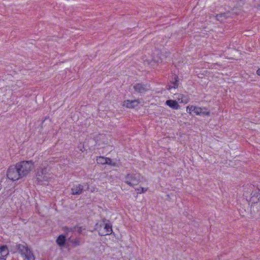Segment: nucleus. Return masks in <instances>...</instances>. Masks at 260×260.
<instances>
[{"mask_svg":"<svg viewBox=\"0 0 260 260\" xmlns=\"http://www.w3.org/2000/svg\"><path fill=\"white\" fill-rule=\"evenodd\" d=\"M201 115L203 116H209L210 115V112L209 111H207V109L205 108H203L202 109Z\"/></svg>","mask_w":260,"mask_h":260,"instance_id":"obj_19","label":"nucleus"},{"mask_svg":"<svg viewBox=\"0 0 260 260\" xmlns=\"http://www.w3.org/2000/svg\"><path fill=\"white\" fill-rule=\"evenodd\" d=\"M75 230H76V228H66V232L67 233H69L70 232H73Z\"/></svg>","mask_w":260,"mask_h":260,"instance_id":"obj_24","label":"nucleus"},{"mask_svg":"<svg viewBox=\"0 0 260 260\" xmlns=\"http://www.w3.org/2000/svg\"><path fill=\"white\" fill-rule=\"evenodd\" d=\"M8 254V248L6 246L0 247V256L5 257Z\"/></svg>","mask_w":260,"mask_h":260,"instance_id":"obj_14","label":"nucleus"},{"mask_svg":"<svg viewBox=\"0 0 260 260\" xmlns=\"http://www.w3.org/2000/svg\"><path fill=\"white\" fill-rule=\"evenodd\" d=\"M138 193H142L147 190V188L139 187L136 189Z\"/></svg>","mask_w":260,"mask_h":260,"instance_id":"obj_20","label":"nucleus"},{"mask_svg":"<svg viewBox=\"0 0 260 260\" xmlns=\"http://www.w3.org/2000/svg\"><path fill=\"white\" fill-rule=\"evenodd\" d=\"M66 237L63 235H59L56 239V243L59 246H64L66 243Z\"/></svg>","mask_w":260,"mask_h":260,"instance_id":"obj_13","label":"nucleus"},{"mask_svg":"<svg viewBox=\"0 0 260 260\" xmlns=\"http://www.w3.org/2000/svg\"><path fill=\"white\" fill-rule=\"evenodd\" d=\"M107 162H106V164H107V165H111V166H114V167L116 166V163L113 162L112 159L110 158H108V157L107 158Z\"/></svg>","mask_w":260,"mask_h":260,"instance_id":"obj_23","label":"nucleus"},{"mask_svg":"<svg viewBox=\"0 0 260 260\" xmlns=\"http://www.w3.org/2000/svg\"><path fill=\"white\" fill-rule=\"evenodd\" d=\"M23 255L25 257V260H35V256L30 249Z\"/></svg>","mask_w":260,"mask_h":260,"instance_id":"obj_15","label":"nucleus"},{"mask_svg":"<svg viewBox=\"0 0 260 260\" xmlns=\"http://www.w3.org/2000/svg\"><path fill=\"white\" fill-rule=\"evenodd\" d=\"M49 177H48L47 169L46 168H39L38 169L36 173V179L38 183L41 184L43 181H47Z\"/></svg>","mask_w":260,"mask_h":260,"instance_id":"obj_4","label":"nucleus"},{"mask_svg":"<svg viewBox=\"0 0 260 260\" xmlns=\"http://www.w3.org/2000/svg\"><path fill=\"white\" fill-rule=\"evenodd\" d=\"M104 225V230L99 231V235L101 236L109 235L112 233V226L110 223H106Z\"/></svg>","mask_w":260,"mask_h":260,"instance_id":"obj_6","label":"nucleus"},{"mask_svg":"<svg viewBox=\"0 0 260 260\" xmlns=\"http://www.w3.org/2000/svg\"><path fill=\"white\" fill-rule=\"evenodd\" d=\"M174 80H175V81L172 82V84H173V86H172V88L173 87L174 88H176L178 87V83H179L178 77L177 76L175 75V77H174Z\"/></svg>","mask_w":260,"mask_h":260,"instance_id":"obj_17","label":"nucleus"},{"mask_svg":"<svg viewBox=\"0 0 260 260\" xmlns=\"http://www.w3.org/2000/svg\"><path fill=\"white\" fill-rule=\"evenodd\" d=\"M139 104V102L137 100L133 101L125 100L123 102V106L128 108H135Z\"/></svg>","mask_w":260,"mask_h":260,"instance_id":"obj_8","label":"nucleus"},{"mask_svg":"<svg viewBox=\"0 0 260 260\" xmlns=\"http://www.w3.org/2000/svg\"><path fill=\"white\" fill-rule=\"evenodd\" d=\"M135 91L139 93H145L149 90V85L147 84H142L138 83L134 85L133 87Z\"/></svg>","mask_w":260,"mask_h":260,"instance_id":"obj_5","label":"nucleus"},{"mask_svg":"<svg viewBox=\"0 0 260 260\" xmlns=\"http://www.w3.org/2000/svg\"><path fill=\"white\" fill-rule=\"evenodd\" d=\"M229 16V13H223L215 16L216 20L221 22H223Z\"/></svg>","mask_w":260,"mask_h":260,"instance_id":"obj_11","label":"nucleus"},{"mask_svg":"<svg viewBox=\"0 0 260 260\" xmlns=\"http://www.w3.org/2000/svg\"><path fill=\"white\" fill-rule=\"evenodd\" d=\"M16 248L21 255H23L29 249L25 245L19 244L16 245Z\"/></svg>","mask_w":260,"mask_h":260,"instance_id":"obj_10","label":"nucleus"},{"mask_svg":"<svg viewBox=\"0 0 260 260\" xmlns=\"http://www.w3.org/2000/svg\"><path fill=\"white\" fill-rule=\"evenodd\" d=\"M17 167L22 177L26 176L34 167L32 161H22L16 164Z\"/></svg>","mask_w":260,"mask_h":260,"instance_id":"obj_1","label":"nucleus"},{"mask_svg":"<svg viewBox=\"0 0 260 260\" xmlns=\"http://www.w3.org/2000/svg\"><path fill=\"white\" fill-rule=\"evenodd\" d=\"M77 231L78 233L81 234L82 233V227H78Z\"/></svg>","mask_w":260,"mask_h":260,"instance_id":"obj_25","label":"nucleus"},{"mask_svg":"<svg viewBox=\"0 0 260 260\" xmlns=\"http://www.w3.org/2000/svg\"><path fill=\"white\" fill-rule=\"evenodd\" d=\"M194 109L195 106H188L186 111L188 113L191 114L192 112H194Z\"/></svg>","mask_w":260,"mask_h":260,"instance_id":"obj_22","label":"nucleus"},{"mask_svg":"<svg viewBox=\"0 0 260 260\" xmlns=\"http://www.w3.org/2000/svg\"><path fill=\"white\" fill-rule=\"evenodd\" d=\"M83 190V185L80 184L74 185L71 188V194L73 195H80L82 193Z\"/></svg>","mask_w":260,"mask_h":260,"instance_id":"obj_7","label":"nucleus"},{"mask_svg":"<svg viewBox=\"0 0 260 260\" xmlns=\"http://www.w3.org/2000/svg\"><path fill=\"white\" fill-rule=\"evenodd\" d=\"M256 74L260 76V68L257 70Z\"/></svg>","mask_w":260,"mask_h":260,"instance_id":"obj_26","label":"nucleus"},{"mask_svg":"<svg viewBox=\"0 0 260 260\" xmlns=\"http://www.w3.org/2000/svg\"><path fill=\"white\" fill-rule=\"evenodd\" d=\"M71 243L74 245V246H78L80 245V242L79 239H72L70 240Z\"/></svg>","mask_w":260,"mask_h":260,"instance_id":"obj_18","label":"nucleus"},{"mask_svg":"<svg viewBox=\"0 0 260 260\" xmlns=\"http://www.w3.org/2000/svg\"><path fill=\"white\" fill-rule=\"evenodd\" d=\"M7 177L12 181L17 180L22 178L16 165L15 166H11L8 168L7 172Z\"/></svg>","mask_w":260,"mask_h":260,"instance_id":"obj_3","label":"nucleus"},{"mask_svg":"<svg viewBox=\"0 0 260 260\" xmlns=\"http://www.w3.org/2000/svg\"><path fill=\"white\" fill-rule=\"evenodd\" d=\"M202 108L195 106L194 113L196 115H201L202 113Z\"/></svg>","mask_w":260,"mask_h":260,"instance_id":"obj_21","label":"nucleus"},{"mask_svg":"<svg viewBox=\"0 0 260 260\" xmlns=\"http://www.w3.org/2000/svg\"><path fill=\"white\" fill-rule=\"evenodd\" d=\"M166 104L173 109L177 110L180 108V105L175 100H168L166 102Z\"/></svg>","mask_w":260,"mask_h":260,"instance_id":"obj_9","label":"nucleus"},{"mask_svg":"<svg viewBox=\"0 0 260 260\" xmlns=\"http://www.w3.org/2000/svg\"><path fill=\"white\" fill-rule=\"evenodd\" d=\"M106 221V219H104L103 220V222H104V223H105V222Z\"/></svg>","mask_w":260,"mask_h":260,"instance_id":"obj_27","label":"nucleus"},{"mask_svg":"<svg viewBox=\"0 0 260 260\" xmlns=\"http://www.w3.org/2000/svg\"><path fill=\"white\" fill-rule=\"evenodd\" d=\"M251 200L253 202H257L260 201V190L257 189L255 191L253 192L251 194Z\"/></svg>","mask_w":260,"mask_h":260,"instance_id":"obj_12","label":"nucleus"},{"mask_svg":"<svg viewBox=\"0 0 260 260\" xmlns=\"http://www.w3.org/2000/svg\"><path fill=\"white\" fill-rule=\"evenodd\" d=\"M107 158L108 157H105L104 156L98 157L96 159L98 164L102 165L106 164V162H107Z\"/></svg>","mask_w":260,"mask_h":260,"instance_id":"obj_16","label":"nucleus"},{"mask_svg":"<svg viewBox=\"0 0 260 260\" xmlns=\"http://www.w3.org/2000/svg\"><path fill=\"white\" fill-rule=\"evenodd\" d=\"M142 177L139 173L127 174L125 177V182L131 186L137 185L142 181Z\"/></svg>","mask_w":260,"mask_h":260,"instance_id":"obj_2","label":"nucleus"}]
</instances>
